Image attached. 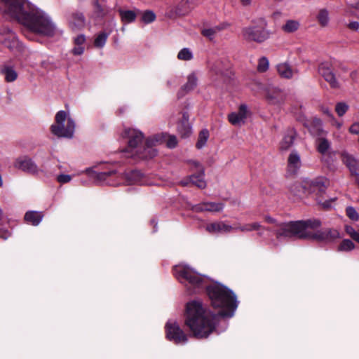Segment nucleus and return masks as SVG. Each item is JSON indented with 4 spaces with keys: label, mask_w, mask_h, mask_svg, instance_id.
I'll return each instance as SVG.
<instances>
[{
    "label": "nucleus",
    "mask_w": 359,
    "mask_h": 359,
    "mask_svg": "<svg viewBox=\"0 0 359 359\" xmlns=\"http://www.w3.org/2000/svg\"><path fill=\"white\" fill-rule=\"evenodd\" d=\"M83 51H84V48L82 46H76L72 49L73 54L76 55H80L83 54Z\"/></svg>",
    "instance_id": "obj_53"
},
{
    "label": "nucleus",
    "mask_w": 359,
    "mask_h": 359,
    "mask_svg": "<svg viewBox=\"0 0 359 359\" xmlns=\"http://www.w3.org/2000/svg\"><path fill=\"white\" fill-rule=\"evenodd\" d=\"M328 184V181L323 178H317L315 180L305 179L303 188L309 187L310 193L318 192L324 193Z\"/></svg>",
    "instance_id": "obj_13"
},
{
    "label": "nucleus",
    "mask_w": 359,
    "mask_h": 359,
    "mask_svg": "<svg viewBox=\"0 0 359 359\" xmlns=\"http://www.w3.org/2000/svg\"><path fill=\"white\" fill-rule=\"evenodd\" d=\"M276 69L280 77L287 79H292L298 74L297 69L291 67L287 62L278 64Z\"/></svg>",
    "instance_id": "obj_22"
},
{
    "label": "nucleus",
    "mask_w": 359,
    "mask_h": 359,
    "mask_svg": "<svg viewBox=\"0 0 359 359\" xmlns=\"http://www.w3.org/2000/svg\"><path fill=\"white\" fill-rule=\"evenodd\" d=\"M123 138L128 139V147L122 152L127 158L138 156L142 159L151 158L157 152L154 148L156 144L161 141L159 136L148 137L144 145L142 144L144 135L142 133L134 128H125L121 133Z\"/></svg>",
    "instance_id": "obj_4"
},
{
    "label": "nucleus",
    "mask_w": 359,
    "mask_h": 359,
    "mask_svg": "<svg viewBox=\"0 0 359 359\" xmlns=\"http://www.w3.org/2000/svg\"><path fill=\"white\" fill-rule=\"evenodd\" d=\"M229 25L227 23H221L218 25L213 27L216 34L227 28Z\"/></svg>",
    "instance_id": "obj_52"
},
{
    "label": "nucleus",
    "mask_w": 359,
    "mask_h": 359,
    "mask_svg": "<svg viewBox=\"0 0 359 359\" xmlns=\"http://www.w3.org/2000/svg\"><path fill=\"white\" fill-rule=\"evenodd\" d=\"M310 131L314 135H320L323 133V123L320 119L313 118L311 122Z\"/></svg>",
    "instance_id": "obj_32"
},
{
    "label": "nucleus",
    "mask_w": 359,
    "mask_h": 359,
    "mask_svg": "<svg viewBox=\"0 0 359 359\" xmlns=\"http://www.w3.org/2000/svg\"><path fill=\"white\" fill-rule=\"evenodd\" d=\"M0 11L17 19L27 32L47 36H52L57 32L55 24L46 13L31 7L25 0H0Z\"/></svg>",
    "instance_id": "obj_2"
},
{
    "label": "nucleus",
    "mask_w": 359,
    "mask_h": 359,
    "mask_svg": "<svg viewBox=\"0 0 359 359\" xmlns=\"http://www.w3.org/2000/svg\"><path fill=\"white\" fill-rule=\"evenodd\" d=\"M350 132L351 133L358 134L359 133V124L358 123L353 124L350 128Z\"/></svg>",
    "instance_id": "obj_55"
},
{
    "label": "nucleus",
    "mask_w": 359,
    "mask_h": 359,
    "mask_svg": "<svg viewBox=\"0 0 359 359\" xmlns=\"http://www.w3.org/2000/svg\"><path fill=\"white\" fill-rule=\"evenodd\" d=\"M254 24L243 29L242 34L245 39L262 43L269 38L270 32L266 29L267 22L264 18L255 20Z\"/></svg>",
    "instance_id": "obj_8"
},
{
    "label": "nucleus",
    "mask_w": 359,
    "mask_h": 359,
    "mask_svg": "<svg viewBox=\"0 0 359 359\" xmlns=\"http://www.w3.org/2000/svg\"><path fill=\"white\" fill-rule=\"evenodd\" d=\"M177 141L175 135H170L167 140L166 145L169 148H174L177 146Z\"/></svg>",
    "instance_id": "obj_49"
},
{
    "label": "nucleus",
    "mask_w": 359,
    "mask_h": 359,
    "mask_svg": "<svg viewBox=\"0 0 359 359\" xmlns=\"http://www.w3.org/2000/svg\"><path fill=\"white\" fill-rule=\"evenodd\" d=\"M109 36V34L103 32L100 33L94 41V45L97 48H102L104 46L107 39Z\"/></svg>",
    "instance_id": "obj_39"
},
{
    "label": "nucleus",
    "mask_w": 359,
    "mask_h": 359,
    "mask_svg": "<svg viewBox=\"0 0 359 359\" xmlns=\"http://www.w3.org/2000/svg\"><path fill=\"white\" fill-rule=\"evenodd\" d=\"M205 229L211 233H229L234 231V226L228 225L223 222H218L208 224Z\"/></svg>",
    "instance_id": "obj_20"
},
{
    "label": "nucleus",
    "mask_w": 359,
    "mask_h": 359,
    "mask_svg": "<svg viewBox=\"0 0 359 359\" xmlns=\"http://www.w3.org/2000/svg\"><path fill=\"white\" fill-rule=\"evenodd\" d=\"M296 137V132L293 128H289L285 132L282 140L280 142V149L282 151L289 150L294 144Z\"/></svg>",
    "instance_id": "obj_21"
},
{
    "label": "nucleus",
    "mask_w": 359,
    "mask_h": 359,
    "mask_svg": "<svg viewBox=\"0 0 359 359\" xmlns=\"http://www.w3.org/2000/svg\"><path fill=\"white\" fill-rule=\"evenodd\" d=\"M302 166V160L299 153L293 150L287 158V169L292 174H296Z\"/></svg>",
    "instance_id": "obj_17"
},
{
    "label": "nucleus",
    "mask_w": 359,
    "mask_h": 359,
    "mask_svg": "<svg viewBox=\"0 0 359 359\" xmlns=\"http://www.w3.org/2000/svg\"><path fill=\"white\" fill-rule=\"evenodd\" d=\"M318 73L324 79L330 76L333 73L332 65L327 62L320 63L318 67Z\"/></svg>",
    "instance_id": "obj_34"
},
{
    "label": "nucleus",
    "mask_w": 359,
    "mask_h": 359,
    "mask_svg": "<svg viewBox=\"0 0 359 359\" xmlns=\"http://www.w3.org/2000/svg\"><path fill=\"white\" fill-rule=\"evenodd\" d=\"M248 109L246 105L242 104L237 113H231L229 115V122L234 126H241L244 123L247 117Z\"/></svg>",
    "instance_id": "obj_19"
},
{
    "label": "nucleus",
    "mask_w": 359,
    "mask_h": 359,
    "mask_svg": "<svg viewBox=\"0 0 359 359\" xmlns=\"http://www.w3.org/2000/svg\"><path fill=\"white\" fill-rule=\"evenodd\" d=\"M166 338L177 344H185L188 341L187 335L175 320H168L165 326Z\"/></svg>",
    "instance_id": "obj_9"
},
{
    "label": "nucleus",
    "mask_w": 359,
    "mask_h": 359,
    "mask_svg": "<svg viewBox=\"0 0 359 359\" xmlns=\"http://www.w3.org/2000/svg\"><path fill=\"white\" fill-rule=\"evenodd\" d=\"M346 215L352 220L357 221L359 219V215L354 208L348 207L346 208Z\"/></svg>",
    "instance_id": "obj_47"
},
{
    "label": "nucleus",
    "mask_w": 359,
    "mask_h": 359,
    "mask_svg": "<svg viewBox=\"0 0 359 359\" xmlns=\"http://www.w3.org/2000/svg\"><path fill=\"white\" fill-rule=\"evenodd\" d=\"M322 111L323 112V114H327L328 116L332 117V119L334 120V118L332 117V114H331V112H330V111L329 110L328 108L323 107L322 108Z\"/></svg>",
    "instance_id": "obj_56"
},
{
    "label": "nucleus",
    "mask_w": 359,
    "mask_h": 359,
    "mask_svg": "<svg viewBox=\"0 0 359 359\" xmlns=\"http://www.w3.org/2000/svg\"><path fill=\"white\" fill-rule=\"evenodd\" d=\"M243 6H249L251 4L252 0H240Z\"/></svg>",
    "instance_id": "obj_57"
},
{
    "label": "nucleus",
    "mask_w": 359,
    "mask_h": 359,
    "mask_svg": "<svg viewBox=\"0 0 359 359\" xmlns=\"http://www.w3.org/2000/svg\"><path fill=\"white\" fill-rule=\"evenodd\" d=\"M234 231H241L243 233H249L253 231H256L257 236L262 237L264 235L265 226H262L259 222H257L247 223L244 224H239L234 226Z\"/></svg>",
    "instance_id": "obj_15"
},
{
    "label": "nucleus",
    "mask_w": 359,
    "mask_h": 359,
    "mask_svg": "<svg viewBox=\"0 0 359 359\" xmlns=\"http://www.w3.org/2000/svg\"><path fill=\"white\" fill-rule=\"evenodd\" d=\"M119 14L122 21L125 22H132L137 17V13L134 11L119 10Z\"/></svg>",
    "instance_id": "obj_35"
},
{
    "label": "nucleus",
    "mask_w": 359,
    "mask_h": 359,
    "mask_svg": "<svg viewBox=\"0 0 359 359\" xmlns=\"http://www.w3.org/2000/svg\"><path fill=\"white\" fill-rule=\"evenodd\" d=\"M86 37L84 35L81 34L77 36L74 39V43L76 46H82V44L85 42Z\"/></svg>",
    "instance_id": "obj_50"
},
{
    "label": "nucleus",
    "mask_w": 359,
    "mask_h": 359,
    "mask_svg": "<svg viewBox=\"0 0 359 359\" xmlns=\"http://www.w3.org/2000/svg\"><path fill=\"white\" fill-rule=\"evenodd\" d=\"M94 14L97 18H102L109 13L110 10L105 6H102L98 1L93 3Z\"/></svg>",
    "instance_id": "obj_29"
},
{
    "label": "nucleus",
    "mask_w": 359,
    "mask_h": 359,
    "mask_svg": "<svg viewBox=\"0 0 359 359\" xmlns=\"http://www.w3.org/2000/svg\"><path fill=\"white\" fill-rule=\"evenodd\" d=\"M264 220L269 224L273 225L272 227H265V231H273L277 238H291L305 236V228L306 223L302 221L280 223L275 218L266 215Z\"/></svg>",
    "instance_id": "obj_5"
},
{
    "label": "nucleus",
    "mask_w": 359,
    "mask_h": 359,
    "mask_svg": "<svg viewBox=\"0 0 359 359\" xmlns=\"http://www.w3.org/2000/svg\"><path fill=\"white\" fill-rule=\"evenodd\" d=\"M75 128V121L69 114L60 110L55 114V122L50 126V131L57 137L71 139L74 136Z\"/></svg>",
    "instance_id": "obj_7"
},
{
    "label": "nucleus",
    "mask_w": 359,
    "mask_h": 359,
    "mask_svg": "<svg viewBox=\"0 0 359 359\" xmlns=\"http://www.w3.org/2000/svg\"><path fill=\"white\" fill-rule=\"evenodd\" d=\"M269 60L266 57H263L259 60L257 70L260 72H266L269 68Z\"/></svg>",
    "instance_id": "obj_44"
},
{
    "label": "nucleus",
    "mask_w": 359,
    "mask_h": 359,
    "mask_svg": "<svg viewBox=\"0 0 359 359\" xmlns=\"http://www.w3.org/2000/svg\"><path fill=\"white\" fill-rule=\"evenodd\" d=\"M3 217V211L1 210V208H0V219H1Z\"/></svg>",
    "instance_id": "obj_61"
},
{
    "label": "nucleus",
    "mask_w": 359,
    "mask_h": 359,
    "mask_svg": "<svg viewBox=\"0 0 359 359\" xmlns=\"http://www.w3.org/2000/svg\"><path fill=\"white\" fill-rule=\"evenodd\" d=\"M323 206L325 208H329L330 207V203L329 201L323 203Z\"/></svg>",
    "instance_id": "obj_59"
},
{
    "label": "nucleus",
    "mask_w": 359,
    "mask_h": 359,
    "mask_svg": "<svg viewBox=\"0 0 359 359\" xmlns=\"http://www.w3.org/2000/svg\"><path fill=\"white\" fill-rule=\"evenodd\" d=\"M43 215L41 212L28 211L25 215V219L27 222L34 226H37L41 222Z\"/></svg>",
    "instance_id": "obj_26"
},
{
    "label": "nucleus",
    "mask_w": 359,
    "mask_h": 359,
    "mask_svg": "<svg viewBox=\"0 0 359 359\" xmlns=\"http://www.w3.org/2000/svg\"><path fill=\"white\" fill-rule=\"evenodd\" d=\"M229 25L227 23H221L218 25L213 27L216 34L227 28Z\"/></svg>",
    "instance_id": "obj_51"
},
{
    "label": "nucleus",
    "mask_w": 359,
    "mask_h": 359,
    "mask_svg": "<svg viewBox=\"0 0 359 359\" xmlns=\"http://www.w3.org/2000/svg\"><path fill=\"white\" fill-rule=\"evenodd\" d=\"M177 130L182 137H188L191 133V126L189 122V116L184 113L182 120L177 124Z\"/></svg>",
    "instance_id": "obj_24"
},
{
    "label": "nucleus",
    "mask_w": 359,
    "mask_h": 359,
    "mask_svg": "<svg viewBox=\"0 0 359 359\" xmlns=\"http://www.w3.org/2000/svg\"><path fill=\"white\" fill-rule=\"evenodd\" d=\"M107 184H111L109 181L106 182Z\"/></svg>",
    "instance_id": "obj_63"
},
{
    "label": "nucleus",
    "mask_w": 359,
    "mask_h": 359,
    "mask_svg": "<svg viewBox=\"0 0 359 359\" xmlns=\"http://www.w3.org/2000/svg\"><path fill=\"white\" fill-rule=\"evenodd\" d=\"M1 72L4 75L7 82H13L18 78V74L12 67L4 66L1 68Z\"/></svg>",
    "instance_id": "obj_28"
},
{
    "label": "nucleus",
    "mask_w": 359,
    "mask_h": 359,
    "mask_svg": "<svg viewBox=\"0 0 359 359\" xmlns=\"http://www.w3.org/2000/svg\"><path fill=\"white\" fill-rule=\"evenodd\" d=\"M142 21L145 24H149L156 20V15L151 11H145L142 14Z\"/></svg>",
    "instance_id": "obj_40"
},
{
    "label": "nucleus",
    "mask_w": 359,
    "mask_h": 359,
    "mask_svg": "<svg viewBox=\"0 0 359 359\" xmlns=\"http://www.w3.org/2000/svg\"><path fill=\"white\" fill-rule=\"evenodd\" d=\"M330 86L332 88H339L340 87L339 83L337 81L334 73L333 72L330 76L324 79Z\"/></svg>",
    "instance_id": "obj_42"
},
{
    "label": "nucleus",
    "mask_w": 359,
    "mask_h": 359,
    "mask_svg": "<svg viewBox=\"0 0 359 359\" xmlns=\"http://www.w3.org/2000/svg\"><path fill=\"white\" fill-rule=\"evenodd\" d=\"M67 20L69 27L73 30H79L84 27L86 25L85 17L82 13L72 12L67 16Z\"/></svg>",
    "instance_id": "obj_16"
},
{
    "label": "nucleus",
    "mask_w": 359,
    "mask_h": 359,
    "mask_svg": "<svg viewBox=\"0 0 359 359\" xmlns=\"http://www.w3.org/2000/svg\"><path fill=\"white\" fill-rule=\"evenodd\" d=\"M347 234L359 243V230L355 231L352 226H346L345 228Z\"/></svg>",
    "instance_id": "obj_43"
},
{
    "label": "nucleus",
    "mask_w": 359,
    "mask_h": 359,
    "mask_svg": "<svg viewBox=\"0 0 359 359\" xmlns=\"http://www.w3.org/2000/svg\"><path fill=\"white\" fill-rule=\"evenodd\" d=\"M266 99L271 104L280 105L284 103L285 95L278 88H269L266 92Z\"/></svg>",
    "instance_id": "obj_18"
},
{
    "label": "nucleus",
    "mask_w": 359,
    "mask_h": 359,
    "mask_svg": "<svg viewBox=\"0 0 359 359\" xmlns=\"http://www.w3.org/2000/svg\"><path fill=\"white\" fill-rule=\"evenodd\" d=\"M330 147L329 141L325 138H319L318 140V151L324 156L327 154Z\"/></svg>",
    "instance_id": "obj_38"
},
{
    "label": "nucleus",
    "mask_w": 359,
    "mask_h": 359,
    "mask_svg": "<svg viewBox=\"0 0 359 359\" xmlns=\"http://www.w3.org/2000/svg\"><path fill=\"white\" fill-rule=\"evenodd\" d=\"M191 165V170L196 172L189 176L191 183L200 189L206 187V182L205 181V169L204 167L198 161L190 160L188 162Z\"/></svg>",
    "instance_id": "obj_10"
},
{
    "label": "nucleus",
    "mask_w": 359,
    "mask_h": 359,
    "mask_svg": "<svg viewBox=\"0 0 359 359\" xmlns=\"http://www.w3.org/2000/svg\"><path fill=\"white\" fill-rule=\"evenodd\" d=\"M334 122H335V124H336L337 128H340L341 127V123H340L337 122V121H334Z\"/></svg>",
    "instance_id": "obj_62"
},
{
    "label": "nucleus",
    "mask_w": 359,
    "mask_h": 359,
    "mask_svg": "<svg viewBox=\"0 0 359 359\" xmlns=\"http://www.w3.org/2000/svg\"><path fill=\"white\" fill-rule=\"evenodd\" d=\"M174 273L176 278L191 292H196L206 287L212 305L215 308L222 309L218 313L219 316L229 318L233 316L238 306V302L231 290L218 283L208 286V278L198 273L188 265L175 266Z\"/></svg>",
    "instance_id": "obj_1"
},
{
    "label": "nucleus",
    "mask_w": 359,
    "mask_h": 359,
    "mask_svg": "<svg viewBox=\"0 0 359 359\" xmlns=\"http://www.w3.org/2000/svg\"><path fill=\"white\" fill-rule=\"evenodd\" d=\"M201 34L210 40H212L217 34L213 27L203 29Z\"/></svg>",
    "instance_id": "obj_45"
},
{
    "label": "nucleus",
    "mask_w": 359,
    "mask_h": 359,
    "mask_svg": "<svg viewBox=\"0 0 359 359\" xmlns=\"http://www.w3.org/2000/svg\"><path fill=\"white\" fill-rule=\"evenodd\" d=\"M316 18L319 25L322 27H326L328 25L330 22L329 12L325 8H321L319 10Z\"/></svg>",
    "instance_id": "obj_31"
},
{
    "label": "nucleus",
    "mask_w": 359,
    "mask_h": 359,
    "mask_svg": "<svg viewBox=\"0 0 359 359\" xmlns=\"http://www.w3.org/2000/svg\"><path fill=\"white\" fill-rule=\"evenodd\" d=\"M216 317L199 300H194L187 304L185 324L196 338H206L212 332L215 328Z\"/></svg>",
    "instance_id": "obj_3"
},
{
    "label": "nucleus",
    "mask_w": 359,
    "mask_h": 359,
    "mask_svg": "<svg viewBox=\"0 0 359 359\" xmlns=\"http://www.w3.org/2000/svg\"><path fill=\"white\" fill-rule=\"evenodd\" d=\"M115 173V170H110L109 171L104 172H94L92 175V177L95 178L99 182H106L109 177Z\"/></svg>",
    "instance_id": "obj_33"
},
{
    "label": "nucleus",
    "mask_w": 359,
    "mask_h": 359,
    "mask_svg": "<svg viewBox=\"0 0 359 359\" xmlns=\"http://www.w3.org/2000/svg\"><path fill=\"white\" fill-rule=\"evenodd\" d=\"M72 177L69 175L61 174L57 177V181L60 184L68 183L72 180Z\"/></svg>",
    "instance_id": "obj_48"
},
{
    "label": "nucleus",
    "mask_w": 359,
    "mask_h": 359,
    "mask_svg": "<svg viewBox=\"0 0 359 359\" xmlns=\"http://www.w3.org/2000/svg\"><path fill=\"white\" fill-rule=\"evenodd\" d=\"M355 8L359 9V1L355 3V4L353 6Z\"/></svg>",
    "instance_id": "obj_60"
},
{
    "label": "nucleus",
    "mask_w": 359,
    "mask_h": 359,
    "mask_svg": "<svg viewBox=\"0 0 359 359\" xmlns=\"http://www.w3.org/2000/svg\"><path fill=\"white\" fill-rule=\"evenodd\" d=\"M0 43L11 50H18L20 48L15 34L6 27L0 28Z\"/></svg>",
    "instance_id": "obj_11"
},
{
    "label": "nucleus",
    "mask_w": 359,
    "mask_h": 359,
    "mask_svg": "<svg viewBox=\"0 0 359 359\" xmlns=\"http://www.w3.org/2000/svg\"><path fill=\"white\" fill-rule=\"evenodd\" d=\"M198 78L195 73L190 74L187 77V82L182 86L177 93L178 98L182 97L187 93L191 91L197 86Z\"/></svg>",
    "instance_id": "obj_23"
},
{
    "label": "nucleus",
    "mask_w": 359,
    "mask_h": 359,
    "mask_svg": "<svg viewBox=\"0 0 359 359\" xmlns=\"http://www.w3.org/2000/svg\"><path fill=\"white\" fill-rule=\"evenodd\" d=\"M355 248V244L348 239H344L337 247L338 252H350Z\"/></svg>",
    "instance_id": "obj_37"
},
{
    "label": "nucleus",
    "mask_w": 359,
    "mask_h": 359,
    "mask_svg": "<svg viewBox=\"0 0 359 359\" xmlns=\"http://www.w3.org/2000/svg\"><path fill=\"white\" fill-rule=\"evenodd\" d=\"M348 27L352 30H358L359 29V22H356V21H354V22H351L348 25Z\"/></svg>",
    "instance_id": "obj_54"
},
{
    "label": "nucleus",
    "mask_w": 359,
    "mask_h": 359,
    "mask_svg": "<svg viewBox=\"0 0 359 359\" xmlns=\"http://www.w3.org/2000/svg\"><path fill=\"white\" fill-rule=\"evenodd\" d=\"M224 205L222 203L203 202L191 207V210L196 212L204 211L219 212L222 211Z\"/></svg>",
    "instance_id": "obj_14"
},
{
    "label": "nucleus",
    "mask_w": 359,
    "mask_h": 359,
    "mask_svg": "<svg viewBox=\"0 0 359 359\" xmlns=\"http://www.w3.org/2000/svg\"><path fill=\"white\" fill-rule=\"evenodd\" d=\"M348 105L344 102H339L336 105V112L339 116H343L348 110Z\"/></svg>",
    "instance_id": "obj_46"
},
{
    "label": "nucleus",
    "mask_w": 359,
    "mask_h": 359,
    "mask_svg": "<svg viewBox=\"0 0 359 359\" xmlns=\"http://www.w3.org/2000/svg\"><path fill=\"white\" fill-rule=\"evenodd\" d=\"M299 22L295 20H288L282 26V30L285 33H293L299 27Z\"/></svg>",
    "instance_id": "obj_30"
},
{
    "label": "nucleus",
    "mask_w": 359,
    "mask_h": 359,
    "mask_svg": "<svg viewBox=\"0 0 359 359\" xmlns=\"http://www.w3.org/2000/svg\"><path fill=\"white\" fill-rule=\"evenodd\" d=\"M14 167L31 175H37L39 172V168L36 163L27 156L17 158L14 162Z\"/></svg>",
    "instance_id": "obj_12"
},
{
    "label": "nucleus",
    "mask_w": 359,
    "mask_h": 359,
    "mask_svg": "<svg viewBox=\"0 0 359 359\" xmlns=\"http://www.w3.org/2000/svg\"><path fill=\"white\" fill-rule=\"evenodd\" d=\"M304 184V180L301 182H295L290 187V191L295 196L298 197H302L304 195H307L311 194L309 191V187H306L305 189L303 188Z\"/></svg>",
    "instance_id": "obj_27"
},
{
    "label": "nucleus",
    "mask_w": 359,
    "mask_h": 359,
    "mask_svg": "<svg viewBox=\"0 0 359 359\" xmlns=\"http://www.w3.org/2000/svg\"><path fill=\"white\" fill-rule=\"evenodd\" d=\"M125 179L128 184H144V175L138 170H132L125 174Z\"/></svg>",
    "instance_id": "obj_25"
},
{
    "label": "nucleus",
    "mask_w": 359,
    "mask_h": 359,
    "mask_svg": "<svg viewBox=\"0 0 359 359\" xmlns=\"http://www.w3.org/2000/svg\"><path fill=\"white\" fill-rule=\"evenodd\" d=\"M208 138H209V131L207 129L202 130L198 135V141H197L196 145V147L198 149L203 148L205 145Z\"/></svg>",
    "instance_id": "obj_36"
},
{
    "label": "nucleus",
    "mask_w": 359,
    "mask_h": 359,
    "mask_svg": "<svg viewBox=\"0 0 359 359\" xmlns=\"http://www.w3.org/2000/svg\"><path fill=\"white\" fill-rule=\"evenodd\" d=\"M302 223H306L304 231L306 235L304 236H297L299 238H309L320 242L332 243L341 238L340 233L337 229H325L318 231L316 233H311L310 229H315L321 225L320 222L318 219H308L302 221Z\"/></svg>",
    "instance_id": "obj_6"
},
{
    "label": "nucleus",
    "mask_w": 359,
    "mask_h": 359,
    "mask_svg": "<svg viewBox=\"0 0 359 359\" xmlns=\"http://www.w3.org/2000/svg\"><path fill=\"white\" fill-rule=\"evenodd\" d=\"M189 183H191L190 180H189V177L187 179H185V180H182L180 182V184L182 186H187Z\"/></svg>",
    "instance_id": "obj_58"
},
{
    "label": "nucleus",
    "mask_w": 359,
    "mask_h": 359,
    "mask_svg": "<svg viewBox=\"0 0 359 359\" xmlns=\"http://www.w3.org/2000/svg\"><path fill=\"white\" fill-rule=\"evenodd\" d=\"M192 57L191 52L187 48L182 49L177 55V58L181 60H190Z\"/></svg>",
    "instance_id": "obj_41"
}]
</instances>
